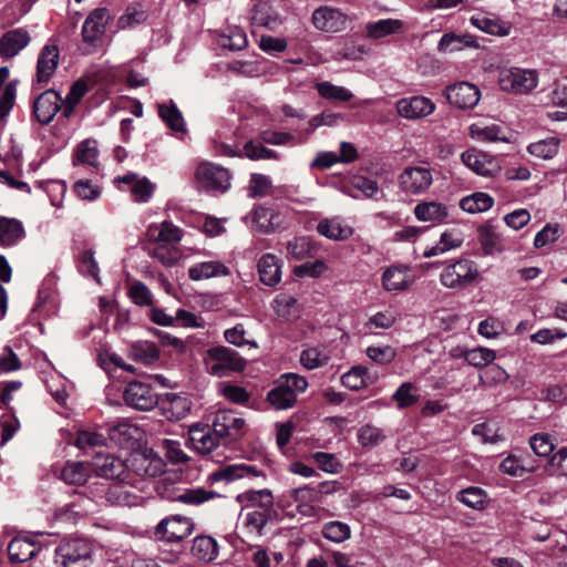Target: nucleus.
<instances>
[{
	"label": "nucleus",
	"mask_w": 567,
	"mask_h": 567,
	"mask_svg": "<svg viewBox=\"0 0 567 567\" xmlns=\"http://www.w3.org/2000/svg\"><path fill=\"white\" fill-rule=\"evenodd\" d=\"M231 175L229 171L212 162H200L195 171L197 189L216 195L226 193L230 188Z\"/></svg>",
	"instance_id": "f257e3e1"
},
{
	"label": "nucleus",
	"mask_w": 567,
	"mask_h": 567,
	"mask_svg": "<svg viewBox=\"0 0 567 567\" xmlns=\"http://www.w3.org/2000/svg\"><path fill=\"white\" fill-rule=\"evenodd\" d=\"M205 365L208 374L223 378L233 372L243 371L245 361L235 350L218 346L207 350Z\"/></svg>",
	"instance_id": "f03ea898"
},
{
	"label": "nucleus",
	"mask_w": 567,
	"mask_h": 567,
	"mask_svg": "<svg viewBox=\"0 0 567 567\" xmlns=\"http://www.w3.org/2000/svg\"><path fill=\"white\" fill-rule=\"evenodd\" d=\"M538 72L517 66L504 68L498 72V85L503 92L528 94L538 85Z\"/></svg>",
	"instance_id": "7ed1b4c3"
},
{
	"label": "nucleus",
	"mask_w": 567,
	"mask_h": 567,
	"mask_svg": "<svg viewBox=\"0 0 567 567\" xmlns=\"http://www.w3.org/2000/svg\"><path fill=\"white\" fill-rule=\"evenodd\" d=\"M477 276L478 268L473 260L458 259L443 269L440 281L446 288L458 289L473 284Z\"/></svg>",
	"instance_id": "20e7f679"
},
{
	"label": "nucleus",
	"mask_w": 567,
	"mask_h": 567,
	"mask_svg": "<svg viewBox=\"0 0 567 567\" xmlns=\"http://www.w3.org/2000/svg\"><path fill=\"white\" fill-rule=\"evenodd\" d=\"M432 183V171L424 165L406 166L398 176L399 189L405 195H421Z\"/></svg>",
	"instance_id": "39448f33"
},
{
	"label": "nucleus",
	"mask_w": 567,
	"mask_h": 567,
	"mask_svg": "<svg viewBox=\"0 0 567 567\" xmlns=\"http://www.w3.org/2000/svg\"><path fill=\"white\" fill-rule=\"evenodd\" d=\"M93 545L85 538H68L55 548V561L62 567H69L91 558Z\"/></svg>",
	"instance_id": "423d86ee"
},
{
	"label": "nucleus",
	"mask_w": 567,
	"mask_h": 567,
	"mask_svg": "<svg viewBox=\"0 0 567 567\" xmlns=\"http://www.w3.org/2000/svg\"><path fill=\"white\" fill-rule=\"evenodd\" d=\"M194 524L190 518L174 515L162 519L155 527L154 537L168 543L179 542L193 532Z\"/></svg>",
	"instance_id": "0eeeda50"
},
{
	"label": "nucleus",
	"mask_w": 567,
	"mask_h": 567,
	"mask_svg": "<svg viewBox=\"0 0 567 567\" xmlns=\"http://www.w3.org/2000/svg\"><path fill=\"white\" fill-rule=\"evenodd\" d=\"M123 399L128 406L140 411H150L158 403L155 389L151 384L141 381L128 383L124 390Z\"/></svg>",
	"instance_id": "6e6552de"
},
{
	"label": "nucleus",
	"mask_w": 567,
	"mask_h": 567,
	"mask_svg": "<svg viewBox=\"0 0 567 567\" xmlns=\"http://www.w3.org/2000/svg\"><path fill=\"white\" fill-rule=\"evenodd\" d=\"M245 478L249 481L261 480L264 482L266 480V474L256 466L245 463H236L221 466L217 471L210 473L207 477V482L209 484L221 481L230 483Z\"/></svg>",
	"instance_id": "1a4fd4ad"
},
{
	"label": "nucleus",
	"mask_w": 567,
	"mask_h": 567,
	"mask_svg": "<svg viewBox=\"0 0 567 567\" xmlns=\"http://www.w3.org/2000/svg\"><path fill=\"white\" fill-rule=\"evenodd\" d=\"M92 470L97 476L124 482L128 477L125 461L113 454L97 452L92 458Z\"/></svg>",
	"instance_id": "9d476101"
},
{
	"label": "nucleus",
	"mask_w": 567,
	"mask_h": 567,
	"mask_svg": "<svg viewBox=\"0 0 567 567\" xmlns=\"http://www.w3.org/2000/svg\"><path fill=\"white\" fill-rule=\"evenodd\" d=\"M444 95L447 102L461 110H470L477 105L481 99L480 89L470 82H457L449 85Z\"/></svg>",
	"instance_id": "9b49d317"
},
{
	"label": "nucleus",
	"mask_w": 567,
	"mask_h": 567,
	"mask_svg": "<svg viewBox=\"0 0 567 567\" xmlns=\"http://www.w3.org/2000/svg\"><path fill=\"white\" fill-rule=\"evenodd\" d=\"M245 420L233 410L220 409L215 412L212 427L221 439H237L243 435Z\"/></svg>",
	"instance_id": "f8f14e48"
},
{
	"label": "nucleus",
	"mask_w": 567,
	"mask_h": 567,
	"mask_svg": "<svg viewBox=\"0 0 567 567\" xmlns=\"http://www.w3.org/2000/svg\"><path fill=\"white\" fill-rule=\"evenodd\" d=\"M395 109L398 114L403 118L419 120L434 113L436 106L435 103L426 96L413 95L400 99L395 104Z\"/></svg>",
	"instance_id": "ddd939ff"
},
{
	"label": "nucleus",
	"mask_w": 567,
	"mask_h": 567,
	"mask_svg": "<svg viewBox=\"0 0 567 567\" xmlns=\"http://www.w3.org/2000/svg\"><path fill=\"white\" fill-rule=\"evenodd\" d=\"M113 16L107 8H96L90 12L82 25V38L86 43H95L105 33V28Z\"/></svg>",
	"instance_id": "4468645a"
},
{
	"label": "nucleus",
	"mask_w": 567,
	"mask_h": 567,
	"mask_svg": "<svg viewBox=\"0 0 567 567\" xmlns=\"http://www.w3.org/2000/svg\"><path fill=\"white\" fill-rule=\"evenodd\" d=\"M62 109V97L54 90L42 92L33 103V114L40 124L52 122L56 113Z\"/></svg>",
	"instance_id": "2eb2a0df"
},
{
	"label": "nucleus",
	"mask_w": 567,
	"mask_h": 567,
	"mask_svg": "<svg viewBox=\"0 0 567 567\" xmlns=\"http://www.w3.org/2000/svg\"><path fill=\"white\" fill-rule=\"evenodd\" d=\"M128 472H134L141 477H156L164 472V463L161 457L146 452H136L128 460Z\"/></svg>",
	"instance_id": "dca6fc26"
},
{
	"label": "nucleus",
	"mask_w": 567,
	"mask_h": 567,
	"mask_svg": "<svg viewBox=\"0 0 567 567\" xmlns=\"http://www.w3.org/2000/svg\"><path fill=\"white\" fill-rule=\"evenodd\" d=\"M241 511L274 513V495L270 489H248L236 496Z\"/></svg>",
	"instance_id": "f3484780"
},
{
	"label": "nucleus",
	"mask_w": 567,
	"mask_h": 567,
	"mask_svg": "<svg viewBox=\"0 0 567 567\" xmlns=\"http://www.w3.org/2000/svg\"><path fill=\"white\" fill-rule=\"evenodd\" d=\"M411 269L406 265H392L381 276L382 288L388 292H400L410 288L413 284Z\"/></svg>",
	"instance_id": "a211bd4d"
},
{
	"label": "nucleus",
	"mask_w": 567,
	"mask_h": 567,
	"mask_svg": "<svg viewBox=\"0 0 567 567\" xmlns=\"http://www.w3.org/2000/svg\"><path fill=\"white\" fill-rule=\"evenodd\" d=\"M60 60V51L55 44H45L37 61L35 79L39 84H48L56 71Z\"/></svg>",
	"instance_id": "6ab92c4d"
},
{
	"label": "nucleus",
	"mask_w": 567,
	"mask_h": 567,
	"mask_svg": "<svg viewBox=\"0 0 567 567\" xmlns=\"http://www.w3.org/2000/svg\"><path fill=\"white\" fill-rule=\"evenodd\" d=\"M461 159L466 167L484 177L493 176L498 171V165L495 159L491 155L476 148L463 152Z\"/></svg>",
	"instance_id": "aec40b11"
},
{
	"label": "nucleus",
	"mask_w": 567,
	"mask_h": 567,
	"mask_svg": "<svg viewBox=\"0 0 567 567\" xmlns=\"http://www.w3.org/2000/svg\"><path fill=\"white\" fill-rule=\"evenodd\" d=\"M311 20L316 29L324 32L342 31L347 22V18L341 11L330 7L316 9Z\"/></svg>",
	"instance_id": "412c9836"
},
{
	"label": "nucleus",
	"mask_w": 567,
	"mask_h": 567,
	"mask_svg": "<svg viewBox=\"0 0 567 567\" xmlns=\"http://www.w3.org/2000/svg\"><path fill=\"white\" fill-rule=\"evenodd\" d=\"M236 135L237 131L231 125H221L212 138L215 153L221 156H241Z\"/></svg>",
	"instance_id": "4be33fe9"
},
{
	"label": "nucleus",
	"mask_w": 567,
	"mask_h": 567,
	"mask_svg": "<svg viewBox=\"0 0 567 567\" xmlns=\"http://www.w3.org/2000/svg\"><path fill=\"white\" fill-rule=\"evenodd\" d=\"M115 181L128 186L132 198L136 203H147L152 198L156 188V185L148 178L140 177L133 173L118 176Z\"/></svg>",
	"instance_id": "5701e85b"
},
{
	"label": "nucleus",
	"mask_w": 567,
	"mask_h": 567,
	"mask_svg": "<svg viewBox=\"0 0 567 567\" xmlns=\"http://www.w3.org/2000/svg\"><path fill=\"white\" fill-rule=\"evenodd\" d=\"M413 214L421 223L441 225L444 224L449 217V207L440 202L424 200L415 205Z\"/></svg>",
	"instance_id": "b1692460"
},
{
	"label": "nucleus",
	"mask_w": 567,
	"mask_h": 567,
	"mask_svg": "<svg viewBox=\"0 0 567 567\" xmlns=\"http://www.w3.org/2000/svg\"><path fill=\"white\" fill-rule=\"evenodd\" d=\"M220 495L214 491H208L203 487H194V488H174L172 492H167L165 497L174 501L181 502L187 505H200L205 502L212 501Z\"/></svg>",
	"instance_id": "393cba45"
},
{
	"label": "nucleus",
	"mask_w": 567,
	"mask_h": 567,
	"mask_svg": "<svg viewBox=\"0 0 567 567\" xmlns=\"http://www.w3.org/2000/svg\"><path fill=\"white\" fill-rule=\"evenodd\" d=\"M107 433L110 439L120 446H132L138 441L141 430L138 426L122 420L109 424Z\"/></svg>",
	"instance_id": "a878e982"
},
{
	"label": "nucleus",
	"mask_w": 567,
	"mask_h": 567,
	"mask_svg": "<svg viewBox=\"0 0 567 567\" xmlns=\"http://www.w3.org/2000/svg\"><path fill=\"white\" fill-rule=\"evenodd\" d=\"M189 440L198 453L209 454L219 446L221 437L213 429L194 425L189 429Z\"/></svg>",
	"instance_id": "bb28decb"
},
{
	"label": "nucleus",
	"mask_w": 567,
	"mask_h": 567,
	"mask_svg": "<svg viewBox=\"0 0 567 567\" xmlns=\"http://www.w3.org/2000/svg\"><path fill=\"white\" fill-rule=\"evenodd\" d=\"M281 260L274 254L262 255L257 264L260 281L269 287H274L281 280Z\"/></svg>",
	"instance_id": "cd10ccee"
},
{
	"label": "nucleus",
	"mask_w": 567,
	"mask_h": 567,
	"mask_svg": "<svg viewBox=\"0 0 567 567\" xmlns=\"http://www.w3.org/2000/svg\"><path fill=\"white\" fill-rule=\"evenodd\" d=\"M317 231L321 236L334 241L346 240L353 234L352 227L347 225L340 217L320 220L317 225Z\"/></svg>",
	"instance_id": "c85d7f7f"
},
{
	"label": "nucleus",
	"mask_w": 567,
	"mask_h": 567,
	"mask_svg": "<svg viewBox=\"0 0 567 567\" xmlns=\"http://www.w3.org/2000/svg\"><path fill=\"white\" fill-rule=\"evenodd\" d=\"M229 275V268L219 260H208L194 264L188 268L190 280L199 281L214 277H224Z\"/></svg>",
	"instance_id": "c756f323"
},
{
	"label": "nucleus",
	"mask_w": 567,
	"mask_h": 567,
	"mask_svg": "<svg viewBox=\"0 0 567 567\" xmlns=\"http://www.w3.org/2000/svg\"><path fill=\"white\" fill-rule=\"evenodd\" d=\"M7 550L9 560L16 564L30 560L41 548L29 538L16 537L9 543Z\"/></svg>",
	"instance_id": "7c9ffc66"
},
{
	"label": "nucleus",
	"mask_w": 567,
	"mask_h": 567,
	"mask_svg": "<svg viewBox=\"0 0 567 567\" xmlns=\"http://www.w3.org/2000/svg\"><path fill=\"white\" fill-rule=\"evenodd\" d=\"M464 237L457 229H449L441 234L440 240L423 252L424 258H432L443 255L450 250L457 249L463 245Z\"/></svg>",
	"instance_id": "2f4dec72"
},
{
	"label": "nucleus",
	"mask_w": 567,
	"mask_h": 567,
	"mask_svg": "<svg viewBox=\"0 0 567 567\" xmlns=\"http://www.w3.org/2000/svg\"><path fill=\"white\" fill-rule=\"evenodd\" d=\"M30 42V34L22 28L7 31L2 34V59L13 58Z\"/></svg>",
	"instance_id": "473e14b6"
},
{
	"label": "nucleus",
	"mask_w": 567,
	"mask_h": 567,
	"mask_svg": "<svg viewBox=\"0 0 567 567\" xmlns=\"http://www.w3.org/2000/svg\"><path fill=\"white\" fill-rule=\"evenodd\" d=\"M478 240L485 255H496L505 250L502 235L496 227L489 224L478 228Z\"/></svg>",
	"instance_id": "72a5a7b5"
},
{
	"label": "nucleus",
	"mask_w": 567,
	"mask_h": 567,
	"mask_svg": "<svg viewBox=\"0 0 567 567\" xmlns=\"http://www.w3.org/2000/svg\"><path fill=\"white\" fill-rule=\"evenodd\" d=\"M147 235L150 239L158 244H176L183 237L182 229L168 220L151 225Z\"/></svg>",
	"instance_id": "f704fd0d"
},
{
	"label": "nucleus",
	"mask_w": 567,
	"mask_h": 567,
	"mask_svg": "<svg viewBox=\"0 0 567 567\" xmlns=\"http://www.w3.org/2000/svg\"><path fill=\"white\" fill-rule=\"evenodd\" d=\"M464 48H480V44L476 38L472 34H456L453 32L445 33L441 38L437 44V50L440 52H455L461 51Z\"/></svg>",
	"instance_id": "c9c22d12"
},
{
	"label": "nucleus",
	"mask_w": 567,
	"mask_h": 567,
	"mask_svg": "<svg viewBox=\"0 0 567 567\" xmlns=\"http://www.w3.org/2000/svg\"><path fill=\"white\" fill-rule=\"evenodd\" d=\"M452 355L457 358L462 357L470 365L475 368H484L489 365L496 358L494 350L485 347H477L473 349L453 350Z\"/></svg>",
	"instance_id": "e433bc0d"
},
{
	"label": "nucleus",
	"mask_w": 567,
	"mask_h": 567,
	"mask_svg": "<svg viewBox=\"0 0 567 567\" xmlns=\"http://www.w3.org/2000/svg\"><path fill=\"white\" fill-rule=\"evenodd\" d=\"M190 551L197 559L204 563H210L218 556L217 540L207 535L196 536L193 539Z\"/></svg>",
	"instance_id": "4c0bfd02"
},
{
	"label": "nucleus",
	"mask_w": 567,
	"mask_h": 567,
	"mask_svg": "<svg viewBox=\"0 0 567 567\" xmlns=\"http://www.w3.org/2000/svg\"><path fill=\"white\" fill-rule=\"evenodd\" d=\"M470 22L476 29L497 37H506L509 34L511 25L497 18H488L483 14L472 16Z\"/></svg>",
	"instance_id": "58836bf2"
},
{
	"label": "nucleus",
	"mask_w": 567,
	"mask_h": 567,
	"mask_svg": "<svg viewBox=\"0 0 567 567\" xmlns=\"http://www.w3.org/2000/svg\"><path fill=\"white\" fill-rule=\"evenodd\" d=\"M403 22L398 19H381L365 24V35L369 39H382L388 35L400 32Z\"/></svg>",
	"instance_id": "ea45409f"
},
{
	"label": "nucleus",
	"mask_w": 567,
	"mask_h": 567,
	"mask_svg": "<svg viewBox=\"0 0 567 567\" xmlns=\"http://www.w3.org/2000/svg\"><path fill=\"white\" fill-rule=\"evenodd\" d=\"M494 205V198L483 192H476L468 196L463 197L460 200V207L462 210L468 214H481L489 210Z\"/></svg>",
	"instance_id": "a19ab883"
},
{
	"label": "nucleus",
	"mask_w": 567,
	"mask_h": 567,
	"mask_svg": "<svg viewBox=\"0 0 567 567\" xmlns=\"http://www.w3.org/2000/svg\"><path fill=\"white\" fill-rule=\"evenodd\" d=\"M55 293L50 284L44 281L38 291L37 302L32 308L33 313H41L45 317L56 312Z\"/></svg>",
	"instance_id": "79ce46f5"
},
{
	"label": "nucleus",
	"mask_w": 567,
	"mask_h": 567,
	"mask_svg": "<svg viewBox=\"0 0 567 567\" xmlns=\"http://www.w3.org/2000/svg\"><path fill=\"white\" fill-rule=\"evenodd\" d=\"M158 115L172 131L186 132L183 114L173 101L158 104Z\"/></svg>",
	"instance_id": "37998d69"
},
{
	"label": "nucleus",
	"mask_w": 567,
	"mask_h": 567,
	"mask_svg": "<svg viewBox=\"0 0 567 567\" xmlns=\"http://www.w3.org/2000/svg\"><path fill=\"white\" fill-rule=\"evenodd\" d=\"M251 215L257 228L264 233H271L281 224L280 215L271 208L256 207Z\"/></svg>",
	"instance_id": "c03bdc74"
},
{
	"label": "nucleus",
	"mask_w": 567,
	"mask_h": 567,
	"mask_svg": "<svg viewBox=\"0 0 567 567\" xmlns=\"http://www.w3.org/2000/svg\"><path fill=\"white\" fill-rule=\"evenodd\" d=\"M330 360L329 351L326 347H310L301 351L299 361L307 370H315L323 367Z\"/></svg>",
	"instance_id": "a18cd8bd"
},
{
	"label": "nucleus",
	"mask_w": 567,
	"mask_h": 567,
	"mask_svg": "<svg viewBox=\"0 0 567 567\" xmlns=\"http://www.w3.org/2000/svg\"><path fill=\"white\" fill-rule=\"evenodd\" d=\"M341 383L352 391H358L370 385L372 379L368 368L355 365L341 377Z\"/></svg>",
	"instance_id": "49530a36"
},
{
	"label": "nucleus",
	"mask_w": 567,
	"mask_h": 567,
	"mask_svg": "<svg viewBox=\"0 0 567 567\" xmlns=\"http://www.w3.org/2000/svg\"><path fill=\"white\" fill-rule=\"evenodd\" d=\"M318 250V246L308 237H296L287 243L288 256L302 260L311 257Z\"/></svg>",
	"instance_id": "de8ad7c7"
},
{
	"label": "nucleus",
	"mask_w": 567,
	"mask_h": 567,
	"mask_svg": "<svg viewBox=\"0 0 567 567\" xmlns=\"http://www.w3.org/2000/svg\"><path fill=\"white\" fill-rule=\"evenodd\" d=\"M218 43L229 50H243L247 47L248 40L245 31L237 27H228L218 38Z\"/></svg>",
	"instance_id": "09e8293b"
},
{
	"label": "nucleus",
	"mask_w": 567,
	"mask_h": 567,
	"mask_svg": "<svg viewBox=\"0 0 567 567\" xmlns=\"http://www.w3.org/2000/svg\"><path fill=\"white\" fill-rule=\"evenodd\" d=\"M90 470L82 462H68L60 473V478L66 484L81 485L86 482Z\"/></svg>",
	"instance_id": "8fccbe9b"
},
{
	"label": "nucleus",
	"mask_w": 567,
	"mask_h": 567,
	"mask_svg": "<svg viewBox=\"0 0 567 567\" xmlns=\"http://www.w3.org/2000/svg\"><path fill=\"white\" fill-rule=\"evenodd\" d=\"M25 236L22 221L2 216V246H13Z\"/></svg>",
	"instance_id": "3c124183"
},
{
	"label": "nucleus",
	"mask_w": 567,
	"mask_h": 567,
	"mask_svg": "<svg viewBox=\"0 0 567 567\" xmlns=\"http://www.w3.org/2000/svg\"><path fill=\"white\" fill-rule=\"evenodd\" d=\"M267 400L276 410L290 409L297 401L292 392L287 391L282 386V382H280L279 379L276 381L275 386L268 392Z\"/></svg>",
	"instance_id": "603ef678"
},
{
	"label": "nucleus",
	"mask_w": 567,
	"mask_h": 567,
	"mask_svg": "<svg viewBox=\"0 0 567 567\" xmlns=\"http://www.w3.org/2000/svg\"><path fill=\"white\" fill-rule=\"evenodd\" d=\"M318 94L326 100L332 102H347L353 97V93L344 87L334 85L329 81L319 82L316 84Z\"/></svg>",
	"instance_id": "864d4df0"
},
{
	"label": "nucleus",
	"mask_w": 567,
	"mask_h": 567,
	"mask_svg": "<svg viewBox=\"0 0 567 567\" xmlns=\"http://www.w3.org/2000/svg\"><path fill=\"white\" fill-rule=\"evenodd\" d=\"M322 536L336 544H341L351 537V528L347 523L330 520L322 525Z\"/></svg>",
	"instance_id": "5fc2aeb1"
},
{
	"label": "nucleus",
	"mask_w": 567,
	"mask_h": 567,
	"mask_svg": "<svg viewBox=\"0 0 567 567\" xmlns=\"http://www.w3.org/2000/svg\"><path fill=\"white\" fill-rule=\"evenodd\" d=\"M560 141L557 137H548L527 146V151L530 155L542 158L551 159L559 151Z\"/></svg>",
	"instance_id": "6e6d98bb"
},
{
	"label": "nucleus",
	"mask_w": 567,
	"mask_h": 567,
	"mask_svg": "<svg viewBox=\"0 0 567 567\" xmlns=\"http://www.w3.org/2000/svg\"><path fill=\"white\" fill-rule=\"evenodd\" d=\"M131 357L138 362L144 364H152L158 357V350L155 343L150 341H137L131 346Z\"/></svg>",
	"instance_id": "4d7b16f0"
},
{
	"label": "nucleus",
	"mask_w": 567,
	"mask_h": 567,
	"mask_svg": "<svg viewBox=\"0 0 567 567\" xmlns=\"http://www.w3.org/2000/svg\"><path fill=\"white\" fill-rule=\"evenodd\" d=\"M244 527L251 535L261 536L267 523L271 519L274 513L244 511Z\"/></svg>",
	"instance_id": "13d9d810"
},
{
	"label": "nucleus",
	"mask_w": 567,
	"mask_h": 567,
	"mask_svg": "<svg viewBox=\"0 0 567 567\" xmlns=\"http://www.w3.org/2000/svg\"><path fill=\"white\" fill-rule=\"evenodd\" d=\"M99 150L94 140L81 142L74 153L73 163L94 166L97 163Z\"/></svg>",
	"instance_id": "bf43d9fd"
},
{
	"label": "nucleus",
	"mask_w": 567,
	"mask_h": 567,
	"mask_svg": "<svg viewBox=\"0 0 567 567\" xmlns=\"http://www.w3.org/2000/svg\"><path fill=\"white\" fill-rule=\"evenodd\" d=\"M147 12L140 4L128 6L125 12L118 18L117 27L121 30L133 29L145 22Z\"/></svg>",
	"instance_id": "052dcab7"
},
{
	"label": "nucleus",
	"mask_w": 567,
	"mask_h": 567,
	"mask_svg": "<svg viewBox=\"0 0 567 567\" xmlns=\"http://www.w3.org/2000/svg\"><path fill=\"white\" fill-rule=\"evenodd\" d=\"M251 20L256 25L265 27L270 30H275L278 25L281 24L280 17L267 4L256 6Z\"/></svg>",
	"instance_id": "680f3d73"
},
{
	"label": "nucleus",
	"mask_w": 567,
	"mask_h": 567,
	"mask_svg": "<svg viewBox=\"0 0 567 567\" xmlns=\"http://www.w3.org/2000/svg\"><path fill=\"white\" fill-rule=\"evenodd\" d=\"M78 268L82 275L91 277L99 284L101 282L100 268L94 257V251L92 249L83 250L79 255Z\"/></svg>",
	"instance_id": "e2e57ef3"
},
{
	"label": "nucleus",
	"mask_w": 567,
	"mask_h": 567,
	"mask_svg": "<svg viewBox=\"0 0 567 567\" xmlns=\"http://www.w3.org/2000/svg\"><path fill=\"white\" fill-rule=\"evenodd\" d=\"M87 87L83 82H75L69 93L65 96V100H62V115L69 118L73 112L78 103L85 95Z\"/></svg>",
	"instance_id": "0e129e2a"
},
{
	"label": "nucleus",
	"mask_w": 567,
	"mask_h": 567,
	"mask_svg": "<svg viewBox=\"0 0 567 567\" xmlns=\"http://www.w3.org/2000/svg\"><path fill=\"white\" fill-rule=\"evenodd\" d=\"M392 399L396 402L400 409H404L415 404L420 399V394L415 384L404 382L393 393Z\"/></svg>",
	"instance_id": "69168bd1"
},
{
	"label": "nucleus",
	"mask_w": 567,
	"mask_h": 567,
	"mask_svg": "<svg viewBox=\"0 0 567 567\" xmlns=\"http://www.w3.org/2000/svg\"><path fill=\"white\" fill-rule=\"evenodd\" d=\"M297 300L290 295L280 293L272 301V309L278 317L289 320L296 316Z\"/></svg>",
	"instance_id": "338daca9"
},
{
	"label": "nucleus",
	"mask_w": 567,
	"mask_h": 567,
	"mask_svg": "<svg viewBox=\"0 0 567 567\" xmlns=\"http://www.w3.org/2000/svg\"><path fill=\"white\" fill-rule=\"evenodd\" d=\"M508 378V373L502 367L489 365L480 374L478 383L482 386L492 388L506 382Z\"/></svg>",
	"instance_id": "774afa93"
}]
</instances>
